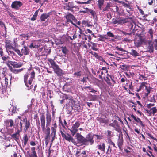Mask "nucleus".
Returning <instances> with one entry per match:
<instances>
[{"mask_svg": "<svg viewBox=\"0 0 157 157\" xmlns=\"http://www.w3.org/2000/svg\"><path fill=\"white\" fill-rule=\"evenodd\" d=\"M75 137L78 143L81 144V145H92L94 143L93 136H91L90 133L87 135L86 138L79 133H77Z\"/></svg>", "mask_w": 157, "mask_h": 157, "instance_id": "1", "label": "nucleus"}, {"mask_svg": "<svg viewBox=\"0 0 157 157\" xmlns=\"http://www.w3.org/2000/svg\"><path fill=\"white\" fill-rule=\"evenodd\" d=\"M48 61L51 64V67L53 69L54 73L58 76L60 77L64 74V71L60 69L59 66L53 60L50 59L48 60Z\"/></svg>", "mask_w": 157, "mask_h": 157, "instance_id": "2", "label": "nucleus"}, {"mask_svg": "<svg viewBox=\"0 0 157 157\" xmlns=\"http://www.w3.org/2000/svg\"><path fill=\"white\" fill-rule=\"evenodd\" d=\"M20 120L22 121V123L20 122V128H21L20 131L21 130V128L22 127V124H23L25 125V130L26 132L30 127L29 121H28L26 117L25 116H23V117L22 118L20 117Z\"/></svg>", "mask_w": 157, "mask_h": 157, "instance_id": "3", "label": "nucleus"}, {"mask_svg": "<svg viewBox=\"0 0 157 157\" xmlns=\"http://www.w3.org/2000/svg\"><path fill=\"white\" fill-rule=\"evenodd\" d=\"M107 76L104 78L105 81L106 82V83L108 85L110 86H113L114 84H113L110 82V80H111L113 82L114 84H116V82L115 80L113 79L114 77L112 75H109V74H107Z\"/></svg>", "mask_w": 157, "mask_h": 157, "instance_id": "4", "label": "nucleus"}, {"mask_svg": "<svg viewBox=\"0 0 157 157\" xmlns=\"http://www.w3.org/2000/svg\"><path fill=\"white\" fill-rule=\"evenodd\" d=\"M80 125V124L79 122H76L73 125L71 128H68L73 136H74L78 131L77 128L79 127Z\"/></svg>", "mask_w": 157, "mask_h": 157, "instance_id": "5", "label": "nucleus"}, {"mask_svg": "<svg viewBox=\"0 0 157 157\" xmlns=\"http://www.w3.org/2000/svg\"><path fill=\"white\" fill-rule=\"evenodd\" d=\"M65 8L66 10L70 11L71 12L74 11L73 9L76 8V6L75 5L74 2H69L65 4Z\"/></svg>", "mask_w": 157, "mask_h": 157, "instance_id": "6", "label": "nucleus"}, {"mask_svg": "<svg viewBox=\"0 0 157 157\" xmlns=\"http://www.w3.org/2000/svg\"><path fill=\"white\" fill-rule=\"evenodd\" d=\"M60 132L62 137L64 139L69 142L71 141L73 143L74 142V139L71 137L70 135L67 134V135H66L62 131H60Z\"/></svg>", "mask_w": 157, "mask_h": 157, "instance_id": "7", "label": "nucleus"}, {"mask_svg": "<svg viewBox=\"0 0 157 157\" xmlns=\"http://www.w3.org/2000/svg\"><path fill=\"white\" fill-rule=\"evenodd\" d=\"M5 47L7 51L9 50L12 49L13 47V44L9 40L6 39L5 40Z\"/></svg>", "mask_w": 157, "mask_h": 157, "instance_id": "8", "label": "nucleus"}, {"mask_svg": "<svg viewBox=\"0 0 157 157\" xmlns=\"http://www.w3.org/2000/svg\"><path fill=\"white\" fill-rule=\"evenodd\" d=\"M109 126L113 127L114 129L118 132H121V129L119 126L117 121L116 120H114L113 123H111L109 124Z\"/></svg>", "mask_w": 157, "mask_h": 157, "instance_id": "9", "label": "nucleus"}, {"mask_svg": "<svg viewBox=\"0 0 157 157\" xmlns=\"http://www.w3.org/2000/svg\"><path fill=\"white\" fill-rule=\"evenodd\" d=\"M40 124L42 131L43 132L45 131V117L44 113L41 114L40 117Z\"/></svg>", "mask_w": 157, "mask_h": 157, "instance_id": "10", "label": "nucleus"}, {"mask_svg": "<svg viewBox=\"0 0 157 157\" xmlns=\"http://www.w3.org/2000/svg\"><path fill=\"white\" fill-rule=\"evenodd\" d=\"M28 76H29L27 74H25V75L24 76V83H25V85L28 87H29V84L30 85L32 84V81H33V79L30 78V79L29 80L28 82V83L27 79Z\"/></svg>", "mask_w": 157, "mask_h": 157, "instance_id": "11", "label": "nucleus"}, {"mask_svg": "<svg viewBox=\"0 0 157 157\" xmlns=\"http://www.w3.org/2000/svg\"><path fill=\"white\" fill-rule=\"evenodd\" d=\"M74 103H68L67 104L66 106V112L67 114H70L71 113V112L73 109V106Z\"/></svg>", "mask_w": 157, "mask_h": 157, "instance_id": "12", "label": "nucleus"}, {"mask_svg": "<svg viewBox=\"0 0 157 157\" xmlns=\"http://www.w3.org/2000/svg\"><path fill=\"white\" fill-rule=\"evenodd\" d=\"M46 126H50L52 121V117L51 114L48 111L46 114Z\"/></svg>", "mask_w": 157, "mask_h": 157, "instance_id": "13", "label": "nucleus"}, {"mask_svg": "<svg viewBox=\"0 0 157 157\" xmlns=\"http://www.w3.org/2000/svg\"><path fill=\"white\" fill-rule=\"evenodd\" d=\"M1 79L0 77V81L1 82V87H0V88L1 89V94L2 95L3 97L6 96L7 95V93L6 92V87L5 86H3L2 84V83L1 81Z\"/></svg>", "mask_w": 157, "mask_h": 157, "instance_id": "14", "label": "nucleus"}, {"mask_svg": "<svg viewBox=\"0 0 157 157\" xmlns=\"http://www.w3.org/2000/svg\"><path fill=\"white\" fill-rule=\"evenodd\" d=\"M63 97L65 101V100H68L67 101V102H68V103H70L72 104L75 103V101L73 100V98L71 96H69L67 95H65Z\"/></svg>", "mask_w": 157, "mask_h": 157, "instance_id": "15", "label": "nucleus"}, {"mask_svg": "<svg viewBox=\"0 0 157 157\" xmlns=\"http://www.w3.org/2000/svg\"><path fill=\"white\" fill-rule=\"evenodd\" d=\"M98 149L101 151L103 153L105 152V144L103 143H101L99 144L97 146Z\"/></svg>", "mask_w": 157, "mask_h": 157, "instance_id": "16", "label": "nucleus"}, {"mask_svg": "<svg viewBox=\"0 0 157 157\" xmlns=\"http://www.w3.org/2000/svg\"><path fill=\"white\" fill-rule=\"evenodd\" d=\"M51 15V12H49L48 13H44L42 14L40 17V19L41 21H45L50 15Z\"/></svg>", "mask_w": 157, "mask_h": 157, "instance_id": "17", "label": "nucleus"}, {"mask_svg": "<svg viewBox=\"0 0 157 157\" xmlns=\"http://www.w3.org/2000/svg\"><path fill=\"white\" fill-rule=\"evenodd\" d=\"M11 7L15 10H18L20 7V1H15L13 2L11 4Z\"/></svg>", "mask_w": 157, "mask_h": 157, "instance_id": "18", "label": "nucleus"}, {"mask_svg": "<svg viewBox=\"0 0 157 157\" xmlns=\"http://www.w3.org/2000/svg\"><path fill=\"white\" fill-rule=\"evenodd\" d=\"M21 51L22 54L20 53V56L23 54L25 55H26L29 54V50L26 46H24Z\"/></svg>", "mask_w": 157, "mask_h": 157, "instance_id": "19", "label": "nucleus"}, {"mask_svg": "<svg viewBox=\"0 0 157 157\" xmlns=\"http://www.w3.org/2000/svg\"><path fill=\"white\" fill-rule=\"evenodd\" d=\"M18 131L17 132H16L15 133L13 134L12 135V137L13 138L15 139L16 141L18 143V144H19V132H18Z\"/></svg>", "mask_w": 157, "mask_h": 157, "instance_id": "20", "label": "nucleus"}, {"mask_svg": "<svg viewBox=\"0 0 157 157\" xmlns=\"http://www.w3.org/2000/svg\"><path fill=\"white\" fill-rule=\"evenodd\" d=\"M117 144L119 148L120 149H121L123 144V139L122 137H120L119 136L117 141Z\"/></svg>", "mask_w": 157, "mask_h": 157, "instance_id": "21", "label": "nucleus"}, {"mask_svg": "<svg viewBox=\"0 0 157 157\" xmlns=\"http://www.w3.org/2000/svg\"><path fill=\"white\" fill-rule=\"evenodd\" d=\"M125 19H120L119 18H117L115 20L114 19H113L112 20L113 21L114 20V21L112 22V23L113 24H116L117 23L119 24H121L122 23L123 21H125Z\"/></svg>", "mask_w": 157, "mask_h": 157, "instance_id": "22", "label": "nucleus"}, {"mask_svg": "<svg viewBox=\"0 0 157 157\" xmlns=\"http://www.w3.org/2000/svg\"><path fill=\"white\" fill-rule=\"evenodd\" d=\"M154 48L153 44L151 43H149L147 48V52H153Z\"/></svg>", "mask_w": 157, "mask_h": 157, "instance_id": "23", "label": "nucleus"}, {"mask_svg": "<svg viewBox=\"0 0 157 157\" xmlns=\"http://www.w3.org/2000/svg\"><path fill=\"white\" fill-rule=\"evenodd\" d=\"M96 120L100 123H106L107 122V120L105 118H102L99 117H97Z\"/></svg>", "mask_w": 157, "mask_h": 157, "instance_id": "24", "label": "nucleus"}, {"mask_svg": "<svg viewBox=\"0 0 157 157\" xmlns=\"http://www.w3.org/2000/svg\"><path fill=\"white\" fill-rule=\"evenodd\" d=\"M37 48L38 49L41 51L43 49V47L41 46V44H36V42H34V48Z\"/></svg>", "mask_w": 157, "mask_h": 157, "instance_id": "25", "label": "nucleus"}, {"mask_svg": "<svg viewBox=\"0 0 157 157\" xmlns=\"http://www.w3.org/2000/svg\"><path fill=\"white\" fill-rule=\"evenodd\" d=\"M130 54L135 57L139 56L140 55L139 53H138L136 51L133 49L131 50Z\"/></svg>", "mask_w": 157, "mask_h": 157, "instance_id": "26", "label": "nucleus"}, {"mask_svg": "<svg viewBox=\"0 0 157 157\" xmlns=\"http://www.w3.org/2000/svg\"><path fill=\"white\" fill-rule=\"evenodd\" d=\"M11 65L13 66L14 68H19L20 67V63L16 62L10 61Z\"/></svg>", "mask_w": 157, "mask_h": 157, "instance_id": "27", "label": "nucleus"}, {"mask_svg": "<svg viewBox=\"0 0 157 157\" xmlns=\"http://www.w3.org/2000/svg\"><path fill=\"white\" fill-rule=\"evenodd\" d=\"M126 1L127 2L126 3L123 1H118V2L121 3L122 5L125 7L127 8L129 7H130L129 3L127 1Z\"/></svg>", "mask_w": 157, "mask_h": 157, "instance_id": "28", "label": "nucleus"}, {"mask_svg": "<svg viewBox=\"0 0 157 157\" xmlns=\"http://www.w3.org/2000/svg\"><path fill=\"white\" fill-rule=\"evenodd\" d=\"M66 18H69L71 20H73L75 21L76 20V19L75 18V17L72 14L69 13L66 16Z\"/></svg>", "mask_w": 157, "mask_h": 157, "instance_id": "29", "label": "nucleus"}, {"mask_svg": "<svg viewBox=\"0 0 157 157\" xmlns=\"http://www.w3.org/2000/svg\"><path fill=\"white\" fill-rule=\"evenodd\" d=\"M112 148L110 146H109L108 149L106 152V155L107 156H109L111 155L112 154Z\"/></svg>", "mask_w": 157, "mask_h": 157, "instance_id": "30", "label": "nucleus"}, {"mask_svg": "<svg viewBox=\"0 0 157 157\" xmlns=\"http://www.w3.org/2000/svg\"><path fill=\"white\" fill-rule=\"evenodd\" d=\"M38 12L39 11L38 10H37L35 11L34 14L33 15L31 19L32 21H34L36 19V17L38 15Z\"/></svg>", "mask_w": 157, "mask_h": 157, "instance_id": "31", "label": "nucleus"}, {"mask_svg": "<svg viewBox=\"0 0 157 157\" xmlns=\"http://www.w3.org/2000/svg\"><path fill=\"white\" fill-rule=\"evenodd\" d=\"M28 139L27 134H25L23 138V141L24 145H26L28 141Z\"/></svg>", "mask_w": 157, "mask_h": 157, "instance_id": "32", "label": "nucleus"}, {"mask_svg": "<svg viewBox=\"0 0 157 157\" xmlns=\"http://www.w3.org/2000/svg\"><path fill=\"white\" fill-rule=\"evenodd\" d=\"M73 107H74V108H75V110H76L78 112L80 109V106L79 104H76L75 103H74Z\"/></svg>", "mask_w": 157, "mask_h": 157, "instance_id": "33", "label": "nucleus"}, {"mask_svg": "<svg viewBox=\"0 0 157 157\" xmlns=\"http://www.w3.org/2000/svg\"><path fill=\"white\" fill-rule=\"evenodd\" d=\"M111 7V5L109 3H107L106 6L105 8H104L102 10L103 11H109V8Z\"/></svg>", "mask_w": 157, "mask_h": 157, "instance_id": "34", "label": "nucleus"}, {"mask_svg": "<svg viewBox=\"0 0 157 157\" xmlns=\"http://www.w3.org/2000/svg\"><path fill=\"white\" fill-rule=\"evenodd\" d=\"M74 75L78 77H80L82 75V71H78L75 72L74 73Z\"/></svg>", "mask_w": 157, "mask_h": 157, "instance_id": "35", "label": "nucleus"}, {"mask_svg": "<svg viewBox=\"0 0 157 157\" xmlns=\"http://www.w3.org/2000/svg\"><path fill=\"white\" fill-rule=\"evenodd\" d=\"M10 57L7 56L6 57L5 56H4L2 57V59L4 61V62L5 63V62H6L9 59H10Z\"/></svg>", "mask_w": 157, "mask_h": 157, "instance_id": "36", "label": "nucleus"}, {"mask_svg": "<svg viewBox=\"0 0 157 157\" xmlns=\"http://www.w3.org/2000/svg\"><path fill=\"white\" fill-rule=\"evenodd\" d=\"M17 39H14L13 40V47L18 48L19 46L17 44Z\"/></svg>", "mask_w": 157, "mask_h": 157, "instance_id": "37", "label": "nucleus"}, {"mask_svg": "<svg viewBox=\"0 0 157 157\" xmlns=\"http://www.w3.org/2000/svg\"><path fill=\"white\" fill-rule=\"evenodd\" d=\"M10 61H11L8 60L6 62H5L6 64L10 70L12 69V67L10 65H11Z\"/></svg>", "mask_w": 157, "mask_h": 157, "instance_id": "38", "label": "nucleus"}, {"mask_svg": "<svg viewBox=\"0 0 157 157\" xmlns=\"http://www.w3.org/2000/svg\"><path fill=\"white\" fill-rule=\"evenodd\" d=\"M144 83V82H142L141 83V85L139 86V89H137L136 90V91L137 92H139L140 91L142 88L144 86H145Z\"/></svg>", "mask_w": 157, "mask_h": 157, "instance_id": "39", "label": "nucleus"}, {"mask_svg": "<svg viewBox=\"0 0 157 157\" xmlns=\"http://www.w3.org/2000/svg\"><path fill=\"white\" fill-rule=\"evenodd\" d=\"M10 71L15 74L18 73L20 72L19 69H15L13 68H12V69H11Z\"/></svg>", "mask_w": 157, "mask_h": 157, "instance_id": "40", "label": "nucleus"}, {"mask_svg": "<svg viewBox=\"0 0 157 157\" xmlns=\"http://www.w3.org/2000/svg\"><path fill=\"white\" fill-rule=\"evenodd\" d=\"M23 38H24V39H25L26 40H27L28 39V36L27 35L25 34H22V35H20V39H21V40H23Z\"/></svg>", "mask_w": 157, "mask_h": 157, "instance_id": "41", "label": "nucleus"}, {"mask_svg": "<svg viewBox=\"0 0 157 157\" xmlns=\"http://www.w3.org/2000/svg\"><path fill=\"white\" fill-rule=\"evenodd\" d=\"M56 129L52 128V129H51V136H55L56 135Z\"/></svg>", "mask_w": 157, "mask_h": 157, "instance_id": "42", "label": "nucleus"}, {"mask_svg": "<svg viewBox=\"0 0 157 157\" xmlns=\"http://www.w3.org/2000/svg\"><path fill=\"white\" fill-rule=\"evenodd\" d=\"M50 129L49 127H47L46 130L45 129V131L44 132H45V133L46 134H50Z\"/></svg>", "mask_w": 157, "mask_h": 157, "instance_id": "43", "label": "nucleus"}, {"mask_svg": "<svg viewBox=\"0 0 157 157\" xmlns=\"http://www.w3.org/2000/svg\"><path fill=\"white\" fill-rule=\"evenodd\" d=\"M107 34L108 36L110 37H114V35H113L110 31L107 32Z\"/></svg>", "mask_w": 157, "mask_h": 157, "instance_id": "44", "label": "nucleus"}, {"mask_svg": "<svg viewBox=\"0 0 157 157\" xmlns=\"http://www.w3.org/2000/svg\"><path fill=\"white\" fill-rule=\"evenodd\" d=\"M107 134L106 135V136L108 137H112L113 136L112 134V131L109 130H108L107 131Z\"/></svg>", "mask_w": 157, "mask_h": 157, "instance_id": "45", "label": "nucleus"}, {"mask_svg": "<svg viewBox=\"0 0 157 157\" xmlns=\"http://www.w3.org/2000/svg\"><path fill=\"white\" fill-rule=\"evenodd\" d=\"M62 51L65 54H67L68 52V50L66 47H63L62 48Z\"/></svg>", "mask_w": 157, "mask_h": 157, "instance_id": "46", "label": "nucleus"}, {"mask_svg": "<svg viewBox=\"0 0 157 157\" xmlns=\"http://www.w3.org/2000/svg\"><path fill=\"white\" fill-rule=\"evenodd\" d=\"M81 152L80 149H78L76 151V156L78 157L81 155Z\"/></svg>", "mask_w": 157, "mask_h": 157, "instance_id": "47", "label": "nucleus"}, {"mask_svg": "<svg viewBox=\"0 0 157 157\" xmlns=\"http://www.w3.org/2000/svg\"><path fill=\"white\" fill-rule=\"evenodd\" d=\"M18 48L13 47L12 49L14 50L19 55H20V50L17 48Z\"/></svg>", "mask_w": 157, "mask_h": 157, "instance_id": "48", "label": "nucleus"}, {"mask_svg": "<svg viewBox=\"0 0 157 157\" xmlns=\"http://www.w3.org/2000/svg\"><path fill=\"white\" fill-rule=\"evenodd\" d=\"M96 58L97 59H98V60H100L101 61H103V62H105V60H104L102 57L101 56H100L99 55Z\"/></svg>", "mask_w": 157, "mask_h": 157, "instance_id": "49", "label": "nucleus"}, {"mask_svg": "<svg viewBox=\"0 0 157 157\" xmlns=\"http://www.w3.org/2000/svg\"><path fill=\"white\" fill-rule=\"evenodd\" d=\"M97 96H96V95H91V100L92 101H94L97 100Z\"/></svg>", "mask_w": 157, "mask_h": 157, "instance_id": "50", "label": "nucleus"}, {"mask_svg": "<svg viewBox=\"0 0 157 157\" xmlns=\"http://www.w3.org/2000/svg\"><path fill=\"white\" fill-rule=\"evenodd\" d=\"M108 142L110 145H112L113 147L117 148L116 147L115 145V144L111 140H108Z\"/></svg>", "mask_w": 157, "mask_h": 157, "instance_id": "51", "label": "nucleus"}, {"mask_svg": "<svg viewBox=\"0 0 157 157\" xmlns=\"http://www.w3.org/2000/svg\"><path fill=\"white\" fill-rule=\"evenodd\" d=\"M36 124L37 126L38 129H39L40 128V123L39 120L36 121Z\"/></svg>", "mask_w": 157, "mask_h": 157, "instance_id": "52", "label": "nucleus"}, {"mask_svg": "<svg viewBox=\"0 0 157 157\" xmlns=\"http://www.w3.org/2000/svg\"><path fill=\"white\" fill-rule=\"evenodd\" d=\"M148 33H149V34L150 35V36L151 38H153V31L151 29H150L149 31H148Z\"/></svg>", "mask_w": 157, "mask_h": 157, "instance_id": "53", "label": "nucleus"}, {"mask_svg": "<svg viewBox=\"0 0 157 157\" xmlns=\"http://www.w3.org/2000/svg\"><path fill=\"white\" fill-rule=\"evenodd\" d=\"M88 79V77H84L81 80L83 83H86L87 82V80Z\"/></svg>", "mask_w": 157, "mask_h": 157, "instance_id": "54", "label": "nucleus"}, {"mask_svg": "<svg viewBox=\"0 0 157 157\" xmlns=\"http://www.w3.org/2000/svg\"><path fill=\"white\" fill-rule=\"evenodd\" d=\"M151 110L153 115L156 113L157 111V110L156 109L155 107L152 108L151 109Z\"/></svg>", "mask_w": 157, "mask_h": 157, "instance_id": "55", "label": "nucleus"}, {"mask_svg": "<svg viewBox=\"0 0 157 157\" xmlns=\"http://www.w3.org/2000/svg\"><path fill=\"white\" fill-rule=\"evenodd\" d=\"M35 75V73L34 71H33L31 73V77L30 78L32 79H33L34 78Z\"/></svg>", "mask_w": 157, "mask_h": 157, "instance_id": "56", "label": "nucleus"}, {"mask_svg": "<svg viewBox=\"0 0 157 157\" xmlns=\"http://www.w3.org/2000/svg\"><path fill=\"white\" fill-rule=\"evenodd\" d=\"M5 86H7L8 85V79L6 77L5 78Z\"/></svg>", "mask_w": 157, "mask_h": 157, "instance_id": "57", "label": "nucleus"}, {"mask_svg": "<svg viewBox=\"0 0 157 157\" xmlns=\"http://www.w3.org/2000/svg\"><path fill=\"white\" fill-rule=\"evenodd\" d=\"M82 155V156H84V157H86L87 156V155L86 154V151H83L82 152H81V155Z\"/></svg>", "mask_w": 157, "mask_h": 157, "instance_id": "58", "label": "nucleus"}, {"mask_svg": "<svg viewBox=\"0 0 157 157\" xmlns=\"http://www.w3.org/2000/svg\"><path fill=\"white\" fill-rule=\"evenodd\" d=\"M57 128V125L56 124V122L55 123L53 124H52V126L51 127V129H52V128H53L54 129H55Z\"/></svg>", "mask_w": 157, "mask_h": 157, "instance_id": "59", "label": "nucleus"}, {"mask_svg": "<svg viewBox=\"0 0 157 157\" xmlns=\"http://www.w3.org/2000/svg\"><path fill=\"white\" fill-rule=\"evenodd\" d=\"M91 135L92 136V135ZM93 136V137H94V136H96L98 139H101L102 138V136L100 135L96 134H94Z\"/></svg>", "mask_w": 157, "mask_h": 157, "instance_id": "60", "label": "nucleus"}, {"mask_svg": "<svg viewBox=\"0 0 157 157\" xmlns=\"http://www.w3.org/2000/svg\"><path fill=\"white\" fill-rule=\"evenodd\" d=\"M34 119L36 121L39 120V118L37 113L35 114L34 115Z\"/></svg>", "mask_w": 157, "mask_h": 157, "instance_id": "61", "label": "nucleus"}, {"mask_svg": "<svg viewBox=\"0 0 157 157\" xmlns=\"http://www.w3.org/2000/svg\"><path fill=\"white\" fill-rule=\"evenodd\" d=\"M30 157H37L36 152L31 153V155L30 156Z\"/></svg>", "mask_w": 157, "mask_h": 157, "instance_id": "62", "label": "nucleus"}, {"mask_svg": "<svg viewBox=\"0 0 157 157\" xmlns=\"http://www.w3.org/2000/svg\"><path fill=\"white\" fill-rule=\"evenodd\" d=\"M0 55L2 57L4 56L2 49L1 47H0Z\"/></svg>", "mask_w": 157, "mask_h": 157, "instance_id": "63", "label": "nucleus"}, {"mask_svg": "<svg viewBox=\"0 0 157 157\" xmlns=\"http://www.w3.org/2000/svg\"><path fill=\"white\" fill-rule=\"evenodd\" d=\"M155 95H153L151 99V101L153 102H155L156 101L155 98Z\"/></svg>", "mask_w": 157, "mask_h": 157, "instance_id": "64", "label": "nucleus"}]
</instances>
